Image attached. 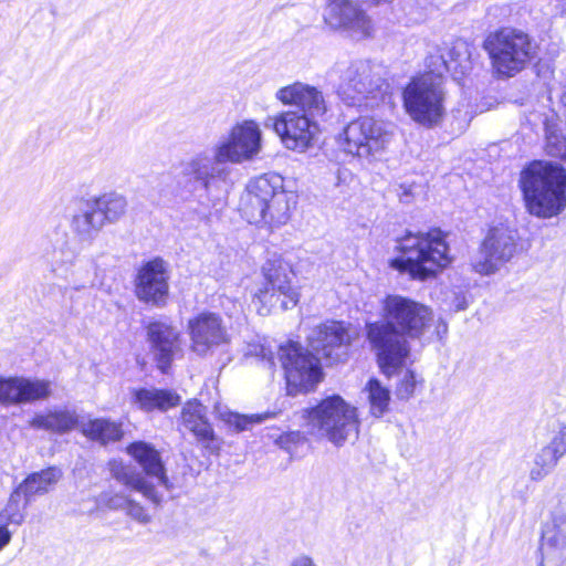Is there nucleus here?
<instances>
[{"instance_id":"obj_1","label":"nucleus","mask_w":566,"mask_h":566,"mask_svg":"<svg viewBox=\"0 0 566 566\" xmlns=\"http://www.w3.org/2000/svg\"><path fill=\"white\" fill-rule=\"evenodd\" d=\"M261 129L254 120H244L230 130L213 147L212 154L199 151L181 163L180 184L199 205L214 208L226 200L231 169L226 163L252 160L261 150Z\"/></svg>"},{"instance_id":"obj_2","label":"nucleus","mask_w":566,"mask_h":566,"mask_svg":"<svg viewBox=\"0 0 566 566\" xmlns=\"http://www.w3.org/2000/svg\"><path fill=\"white\" fill-rule=\"evenodd\" d=\"M381 311V321L366 324V335L381 373L391 377L410 356L408 338L421 337L433 313L428 306L401 295L386 296Z\"/></svg>"},{"instance_id":"obj_3","label":"nucleus","mask_w":566,"mask_h":566,"mask_svg":"<svg viewBox=\"0 0 566 566\" xmlns=\"http://www.w3.org/2000/svg\"><path fill=\"white\" fill-rule=\"evenodd\" d=\"M396 250L400 255L390 260V266L413 280L432 277L452 262L446 234L440 229L406 231L397 239Z\"/></svg>"},{"instance_id":"obj_4","label":"nucleus","mask_w":566,"mask_h":566,"mask_svg":"<svg viewBox=\"0 0 566 566\" xmlns=\"http://www.w3.org/2000/svg\"><path fill=\"white\" fill-rule=\"evenodd\" d=\"M283 182L277 174H264L249 181L240 203L249 223L279 227L289 221L295 197L284 190Z\"/></svg>"},{"instance_id":"obj_5","label":"nucleus","mask_w":566,"mask_h":566,"mask_svg":"<svg viewBox=\"0 0 566 566\" xmlns=\"http://www.w3.org/2000/svg\"><path fill=\"white\" fill-rule=\"evenodd\" d=\"M521 187L533 216L552 218L566 207V170L558 164L532 163L522 171Z\"/></svg>"},{"instance_id":"obj_6","label":"nucleus","mask_w":566,"mask_h":566,"mask_svg":"<svg viewBox=\"0 0 566 566\" xmlns=\"http://www.w3.org/2000/svg\"><path fill=\"white\" fill-rule=\"evenodd\" d=\"M126 452L139 464L143 472L125 465L122 461L112 460L109 462L112 478L126 488L142 493L155 505H160L163 495L158 492L153 480H156L157 485L164 486L166 490H170L172 486L167 476L160 452L151 443L145 441L130 443L127 446Z\"/></svg>"},{"instance_id":"obj_7","label":"nucleus","mask_w":566,"mask_h":566,"mask_svg":"<svg viewBox=\"0 0 566 566\" xmlns=\"http://www.w3.org/2000/svg\"><path fill=\"white\" fill-rule=\"evenodd\" d=\"M306 432L316 439H326L336 447L358 436L357 409L340 396H329L315 407L304 410Z\"/></svg>"},{"instance_id":"obj_8","label":"nucleus","mask_w":566,"mask_h":566,"mask_svg":"<svg viewBox=\"0 0 566 566\" xmlns=\"http://www.w3.org/2000/svg\"><path fill=\"white\" fill-rule=\"evenodd\" d=\"M329 76L337 77L336 93L348 106L374 107L388 88L376 67L366 60L337 62Z\"/></svg>"},{"instance_id":"obj_9","label":"nucleus","mask_w":566,"mask_h":566,"mask_svg":"<svg viewBox=\"0 0 566 566\" xmlns=\"http://www.w3.org/2000/svg\"><path fill=\"white\" fill-rule=\"evenodd\" d=\"M493 69L501 76H514L536 54V44L521 30L504 28L491 33L485 40Z\"/></svg>"},{"instance_id":"obj_10","label":"nucleus","mask_w":566,"mask_h":566,"mask_svg":"<svg viewBox=\"0 0 566 566\" xmlns=\"http://www.w3.org/2000/svg\"><path fill=\"white\" fill-rule=\"evenodd\" d=\"M394 137L390 124L369 116L349 122L340 134V145L346 154L368 164L379 159Z\"/></svg>"},{"instance_id":"obj_11","label":"nucleus","mask_w":566,"mask_h":566,"mask_svg":"<svg viewBox=\"0 0 566 566\" xmlns=\"http://www.w3.org/2000/svg\"><path fill=\"white\" fill-rule=\"evenodd\" d=\"M264 282L254 297L262 304L261 314L272 310L286 311L297 305L300 292L292 284V265L280 255L268 259L262 266Z\"/></svg>"},{"instance_id":"obj_12","label":"nucleus","mask_w":566,"mask_h":566,"mask_svg":"<svg viewBox=\"0 0 566 566\" xmlns=\"http://www.w3.org/2000/svg\"><path fill=\"white\" fill-rule=\"evenodd\" d=\"M444 95L442 82L438 77L420 76L403 90V106L415 122L432 127L444 116Z\"/></svg>"},{"instance_id":"obj_13","label":"nucleus","mask_w":566,"mask_h":566,"mask_svg":"<svg viewBox=\"0 0 566 566\" xmlns=\"http://www.w3.org/2000/svg\"><path fill=\"white\" fill-rule=\"evenodd\" d=\"M277 358L284 369L290 395L312 391L323 378L319 359L297 343L281 345Z\"/></svg>"},{"instance_id":"obj_14","label":"nucleus","mask_w":566,"mask_h":566,"mask_svg":"<svg viewBox=\"0 0 566 566\" xmlns=\"http://www.w3.org/2000/svg\"><path fill=\"white\" fill-rule=\"evenodd\" d=\"M323 20L331 30L358 41L374 32L370 17L354 0H324Z\"/></svg>"},{"instance_id":"obj_15","label":"nucleus","mask_w":566,"mask_h":566,"mask_svg":"<svg viewBox=\"0 0 566 566\" xmlns=\"http://www.w3.org/2000/svg\"><path fill=\"white\" fill-rule=\"evenodd\" d=\"M356 333L350 324L327 321L316 326L308 335L311 348L331 364L344 361L349 354Z\"/></svg>"},{"instance_id":"obj_16","label":"nucleus","mask_w":566,"mask_h":566,"mask_svg":"<svg viewBox=\"0 0 566 566\" xmlns=\"http://www.w3.org/2000/svg\"><path fill=\"white\" fill-rule=\"evenodd\" d=\"M265 125L274 129L287 149L300 153L313 145L319 132L318 122L292 111L269 117Z\"/></svg>"},{"instance_id":"obj_17","label":"nucleus","mask_w":566,"mask_h":566,"mask_svg":"<svg viewBox=\"0 0 566 566\" xmlns=\"http://www.w3.org/2000/svg\"><path fill=\"white\" fill-rule=\"evenodd\" d=\"M515 251L516 231L503 224L493 227L483 241L480 256L473 261L472 266L479 274H492L510 261Z\"/></svg>"},{"instance_id":"obj_18","label":"nucleus","mask_w":566,"mask_h":566,"mask_svg":"<svg viewBox=\"0 0 566 566\" xmlns=\"http://www.w3.org/2000/svg\"><path fill=\"white\" fill-rule=\"evenodd\" d=\"M538 566H564L566 563V505L554 507L542 524Z\"/></svg>"},{"instance_id":"obj_19","label":"nucleus","mask_w":566,"mask_h":566,"mask_svg":"<svg viewBox=\"0 0 566 566\" xmlns=\"http://www.w3.org/2000/svg\"><path fill=\"white\" fill-rule=\"evenodd\" d=\"M135 295L146 304L163 307L169 297L168 264L156 258L144 263L135 279Z\"/></svg>"},{"instance_id":"obj_20","label":"nucleus","mask_w":566,"mask_h":566,"mask_svg":"<svg viewBox=\"0 0 566 566\" xmlns=\"http://www.w3.org/2000/svg\"><path fill=\"white\" fill-rule=\"evenodd\" d=\"M275 98L283 105L294 107L292 112L319 122L325 118L329 107L322 91L303 82H294L279 88Z\"/></svg>"},{"instance_id":"obj_21","label":"nucleus","mask_w":566,"mask_h":566,"mask_svg":"<svg viewBox=\"0 0 566 566\" xmlns=\"http://www.w3.org/2000/svg\"><path fill=\"white\" fill-rule=\"evenodd\" d=\"M53 394L52 382L42 378L0 377V402L24 405L46 400Z\"/></svg>"},{"instance_id":"obj_22","label":"nucleus","mask_w":566,"mask_h":566,"mask_svg":"<svg viewBox=\"0 0 566 566\" xmlns=\"http://www.w3.org/2000/svg\"><path fill=\"white\" fill-rule=\"evenodd\" d=\"M150 354L161 373H167L174 358L181 352L179 331L171 324L155 321L147 326Z\"/></svg>"},{"instance_id":"obj_23","label":"nucleus","mask_w":566,"mask_h":566,"mask_svg":"<svg viewBox=\"0 0 566 566\" xmlns=\"http://www.w3.org/2000/svg\"><path fill=\"white\" fill-rule=\"evenodd\" d=\"M191 347L198 355H206L214 347L229 342L222 318L214 313H201L189 322Z\"/></svg>"},{"instance_id":"obj_24","label":"nucleus","mask_w":566,"mask_h":566,"mask_svg":"<svg viewBox=\"0 0 566 566\" xmlns=\"http://www.w3.org/2000/svg\"><path fill=\"white\" fill-rule=\"evenodd\" d=\"M181 424L190 431L205 448H211L214 432L207 419L206 407L198 401H188L181 410Z\"/></svg>"},{"instance_id":"obj_25","label":"nucleus","mask_w":566,"mask_h":566,"mask_svg":"<svg viewBox=\"0 0 566 566\" xmlns=\"http://www.w3.org/2000/svg\"><path fill=\"white\" fill-rule=\"evenodd\" d=\"M105 226L103 214L96 205L88 199L84 201L78 211L72 218V230L82 242H93Z\"/></svg>"},{"instance_id":"obj_26","label":"nucleus","mask_w":566,"mask_h":566,"mask_svg":"<svg viewBox=\"0 0 566 566\" xmlns=\"http://www.w3.org/2000/svg\"><path fill=\"white\" fill-rule=\"evenodd\" d=\"M78 424V415L75 410L60 408L35 413L30 420L29 426L35 430H45L56 434H64Z\"/></svg>"},{"instance_id":"obj_27","label":"nucleus","mask_w":566,"mask_h":566,"mask_svg":"<svg viewBox=\"0 0 566 566\" xmlns=\"http://www.w3.org/2000/svg\"><path fill=\"white\" fill-rule=\"evenodd\" d=\"M135 402L144 411H167L170 408L177 407L181 398L170 389L158 388H140L134 394Z\"/></svg>"},{"instance_id":"obj_28","label":"nucleus","mask_w":566,"mask_h":566,"mask_svg":"<svg viewBox=\"0 0 566 566\" xmlns=\"http://www.w3.org/2000/svg\"><path fill=\"white\" fill-rule=\"evenodd\" d=\"M61 470L52 467L40 472H34L18 486L22 491L27 502H30L34 495L46 493L50 488L61 479Z\"/></svg>"},{"instance_id":"obj_29","label":"nucleus","mask_w":566,"mask_h":566,"mask_svg":"<svg viewBox=\"0 0 566 566\" xmlns=\"http://www.w3.org/2000/svg\"><path fill=\"white\" fill-rule=\"evenodd\" d=\"M82 433L101 444L118 441L123 438L122 424L105 418L90 420L82 427Z\"/></svg>"},{"instance_id":"obj_30","label":"nucleus","mask_w":566,"mask_h":566,"mask_svg":"<svg viewBox=\"0 0 566 566\" xmlns=\"http://www.w3.org/2000/svg\"><path fill=\"white\" fill-rule=\"evenodd\" d=\"M543 124L547 154L556 158H566V137L559 128L558 116L552 112L551 114L545 115Z\"/></svg>"},{"instance_id":"obj_31","label":"nucleus","mask_w":566,"mask_h":566,"mask_svg":"<svg viewBox=\"0 0 566 566\" xmlns=\"http://www.w3.org/2000/svg\"><path fill=\"white\" fill-rule=\"evenodd\" d=\"M562 458L563 455L548 442L535 454L533 467L530 470V479L532 481L543 480L555 469Z\"/></svg>"},{"instance_id":"obj_32","label":"nucleus","mask_w":566,"mask_h":566,"mask_svg":"<svg viewBox=\"0 0 566 566\" xmlns=\"http://www.w3.org/2000/svg\"><path fill=\"white\" fill-rule=\"evenodd\" d=\"M98 211L103 214L105 223L117 222L126 212V199L116 192L104 193L101 197L92 198Z\"/></svg>"},{"instance_id":"obj_33","label":"nucleus","mask_w":566,"mask_h":566,"mask_svg":"<svg viewBox=\"0 0 566 566\" xmlns=\"http://www.w3.org/2000/svg\"><path fill=\"white\" fill-rule=\"evenodd\" d=\"M366 391L368 392L371 415L381 417L388 410L390 402L389 389L384 387L378 379H370L367 382Z\"/></svg>"},{"instance_id":"obj_34","label":"nucleus","mask_w":566,"mask_h":566,"mask_svg":"<svg viewBox=\"0 0 566 566\" xmlns=\"http://www.w3.org/2000/svg\"><path fill=\"white\" fill-rule=\"evenodd\" d=\"M21 495H23L22 491L17 488L6 505V507L0 512V520L4 522L3 525L8 527V524H17L20 525L24 521V509L28 503L24 497V502H21Z\"/></svg>"},{"instance_id":"obj_35","label":"nucleus","mask_w":566,"mask_h":566,"mask_svg":"<svg viewBox=\"0 0 566 566\" xmlns=\"http://www.w3.org/2000/svg\"><path fill=\"white\" fill-rule=\"evenodd\" d=\"M451 61H447L442 54L439 52L431 53L426 59L427 67L429 69V72L426 73L423 76H433L438 77L442 82V74L444 72L455 70L457 66L453 65V63H457V59L460 56V53H458L457 48H453L450 51Z\"/></svg>"},{"instance_id":"obj_36","label":"nucleus","mask_w":566,"mask_h":566,"mask_svg":"<svg viewBox=\"0 0 566 566\" xmlns=\"http://www.w3.org/2000/svg\"><path fill=\"white\" fill-rule=\"evenodd\" d=\"M271 413H260V415H251L244 416L239 413H230L228 416V423L234 427L238 431L247 430L250 426L254 423H261L265 419L272 417Z\"/></svg>"},{"instance_id":"obj_37","label":"nucleus","mask_w":566,"mask_h":566,"mask_svg":"<svg viewBox=\"0 0 566 566\" xmlns=\"http://www.w3.org/2000/svg\"><path fill=\"white\" fill-rule=\"evenodd\" d=\"M417 384L416 374L412 370H406L396 387L398 399L408 400L415 394Z\"/></svg>"},{"instance_id":"obj_38","label":"nucleus","mask_w":566,"mask_h":566,"mask_svg":"<svg viewBox=\"0 0 566 566\" xmlns=\"http://www.w3.org/2000/svg\"><path fill=\"white\" fill-rule=\"evenodd\" d=\"M129 497L122 493L103 492L97 499L98 506L107 507L109 510H124L128 503Z\"/></svg>"},{"instance_id":"obj_39","label":"nucleus","mask_w":566,"mask_h":566,"mask_svg":"<svg viewBox=\"0 0 566 566\" xmlns=\"http://www.w3.org/2000/svg\"><path fill=\"white\" fill-rule=\"evenodd\" d=\"M125 512L130 518L140 524H148L151 521V516L145 507L132 499L128 500Z\"/></svg>"},{"instance_id":"obj_40","label":"nucleus","mask_w":566,"mask_h":566,"mask_svg":"<svg viewBox=\"0 0 566 566\" xmlns=\"http://www.w3.org/2000/svg\"><path fill=\"white\" fill-rule=\"evenodd\" d=\"M549 443L564 457L566 454V424L562 423L554 432Z\"/></svg>"},{"instance_id":"obj_41","label":"nucleus","mask_w":566,"mask_h":566,"mask_svg":"<svg viewBox=\"0 0 566 566\" xmlns=\"http://www.w3.org/2000/svg\"><path fill=\"white\" fill-rule=\"evenodd\" d=\"M306 441L305 436L300 431H292L281 436L279 443L282 448L291 452V444H303Z\"/></svg>"},{"instance_id":"obj_42","label":"nucleus","mask_w":566,"mask_h":566,"mask_svg":"<svg viewBox=\"0 0 566 566\" xmlns=\"http://www.w3.org/2000/svg\"><path fill=\"white\" fill-rule=\"evenodd\" d=\"M258 355L261 356L262 361L265 363L269 369H272L275 366V356L271 348L261 346Z\"/></svg>"},{"instance_id":"obj_43","label":"nucleus","mask_w":566,"mask_h":566,"mask_svg":"<svg viewBox=\"0 0 566 566\" xmlns=\"http://www.w3.org/2000/svg\"><path fill=\"white\" fill-rule=\"evenodd\" d=\"M468 305H469V302H468L465 295H463V294H455L454 295V298L452 301V306H453L455 312H460V311L467 310Z\"/></svg>"},{"instance_id":"obj_44","label":"nucleus","mask_w":566,"mask_h":566,"mask_svg":"<svg viewBox=\"0 0 566 566\" xmlns=\"http://www.w3.org/2000/svg\"><path fill=\"white\" fill-rule=\"evenodd\" d=\"M12 534L6 525H0V551H2L10 542Z\"/></svg>"},{"instance_id":"obj_45","label":"nucleus","mask_w":566,"mask_h":566,"mask_svg":"<svg viewBox=\"0 0 566 566\" xmlns=\"http://www.w3.org/2000/svg\"><path fill=\"white\" fill-rule=\"evenodd\" d=\"M291 566H317L314 560L307 555H300L295 557Z\"/></svg>"},{"instance_id":"obj_46","label":"nucleus","mask_w":566,"mask_h":566,"mask_svg":"<svg viewBox=\"0 0 566 566\" xmlns=\"http://www.w3.org/2000/svg\"><path fill=\"white\" fill-rule=\"evenodd\" d=\"M458 64L461 67V73H464L465 70L468 69L469 57L462 59Z\"/></svg>"}]
</instances>
